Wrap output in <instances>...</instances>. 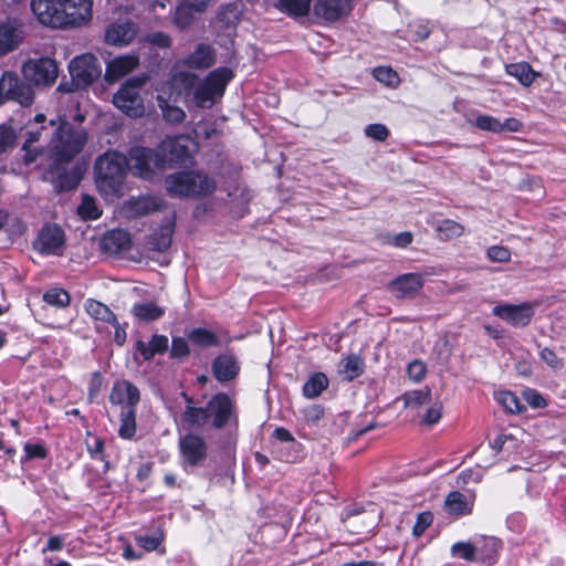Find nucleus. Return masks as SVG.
<instances>
[{"label":"nucleus","instance_id":"nucleus-1","mask_svg":"<svg viewBox=\"0 0 566 566\" xmlns=\"http://www.w3.org/2000/svg\"><path fill=\"white\" fill-rule=\"evenodd\" d=\"M87 142V133L66 119H62L48 144V167L45 174L56 192H66L75 189L84 176V168L80 164L67 166L81 154Z\"/></svg>","mask_w":566,"mask_h":566},{"label":"nucleus","instance_id":"nucleus-2","mask_svg":"<svg viewBox=\"0 0 566 566\" xmlns=\"http://www.w3.org/2000/svg\"><path fill=\"white\" fill-rule=\"evenodd\" d=\"M30 8L39 23L52 30L83 27L93 17V0H31Z\"/></svg>","mask_w":566,"mask_h":566},{"label":"nucleus","instance_id":"nucleus-3","mask_svg":"<svg viewBox=\"0 0 566 566\" xmlns=\"http://www.w3.org/2000/svg\"><path fill=\"white\" fill-rule=\"evenodd\" d=\"M189 418L197 423V429L209 426L212 430L239 428V408L234 398L228 392L213 394L202 409L188 410Z\"/></svg>","mask_w":566,"mask_h":566},{"label":"nucleus","instance_id":"nucleus-4","mask_svg":"<svg viewBox=\"0 0 566 566\" xmlns=\"http://www.w3.org/2000/svg\"><path fill=\"white\" fill-rule=\"evenodd\" d=\"M128 175V158L117 150H107L94 163L95 184L104 197H120Z\"/></svg>","mask_w":566,"mask_h":566},{"label":"nucleus","instance_id":"nucleus-5","mask_svg":"<svg viewBox=\"0 0 566 566\" xmlns=\"http://www.w3.org/2000/svg\"><path fill=\"white\" fill-rule=\"evenodd\" d=\"M165 189L170 197L201 199L217 190V181L203 170H181L166 176Z\"/></svg>","mask_w":566,"mask_h":566},{"label":"nucleus","instance_id":"nucleus-6","mask_svg":"<svg viewBox=\"0 0 566 566\" xmlns=\"http://www.w3.org/2000/svg\"><path fill=\"white\" fill-rule=\"evenodd\" d=\"M149 78L146 73L127 78L113 95V104L130 118L142 117L145 113L142 91Z\"/></svg>","mask_w":566,"mask_h":566},{"label":"nucleus","instance_id":"nucleus-7","mask_svg":"<svg viewBox=\"0 0 566 566\" xmlns=\"http://www.w3.org/2000/svg\"><path fill=\"white\" fill-rule=\"evenodd\" d=\"M128 171L144 180H153L155 169H163L158 149L133 146L128 151Z\"/></svg>","mask_w":566,"mask_h":566},{"label":"nucleus","instance_id":"nucleus-8","mask_svg":"<svg viewBox=\"0 0 566 566\" xmlns=\"http://www.w3.org/2000/svg\"><path fill=\"white\" fill-rule=\"evenodd\" d=\"M24 80L36 86H51L59 76V66L54 59L42 56L30 59L22 66Z\"/></svg>","mask_w":566,"mask_h":566},{"label":"nucleus","instance_id":"nucleus-9","mask_svg":"<svg viewBox=\"0 0 566 566\" xmlns=\"http://www.w3.org/2000/svg\"><path fill=\"white\" fill-rule=\"evenodd\" d=\"M192 139L187 135L167 137L157 147L163 168L182 165L191 158Z\"/></svg>","mask_w":566,"mask_h":566},{"label":"nucleus","instance_id":"nucleus-10","mask_svg":"<svg viewBox=\"0 0 566 566\" xmlns=\"http://www.w3.org/2000/svg\"><path fill=\"white\" fill-rule=\"evenodd\" d=\"M30 84L23 82L13 72H4L0 78V102L14 101L22 106H30L34 99V92Z\"/></svg>","mask_w":566,"mask_h":566},{"label":"nucleus","instance_id":"nucleus-11","mask_svg":"<svg viewBox=\"0 0 566 566\" xmlns=\"http://www.w3.org/2000/svg\"><path fill=\"white\" fill-rule=\"evenodd\" d=\"M69 72L71 77L76 78L80 85L85 88L101 76L102 69L98 59L94 54L85 53L71 60Z\"/></svg>","mask_w":566,"mask_h":566},{"label":"nucleus","instance_id":"nucleus-12","mask_svg":"<svg viewBox=\"0 0 566 566\" xmlns=\"http://www.w3.org/2000/svg\"><path fill=\"white\" fill-rule=\"evenodd\" d=\"M179 451L184 464L197 467L207 459L208 444L200 434L188 432L179 438Z\"/></svg>","mask_w":566,"mask_h":566},{"label":"nucleus","instance_id":"nucleus-13","mask_svg":"<svg viewBox=\"0 0 566 566\" xmlns=\"http://www.w3.org/2000/svg\"><path fill=\"white\" fill-rule=\"evenodd\" d=\"M64 245L65 233L57 224H45L34 242L35 249L45 255H61Z\"/></svg>","mask_w":566,"mask_h":566},{"label":"nucleus","instance_id":"nucleus-14","mask_svg":"<svg viewBox=\"0 0 566 566\" xmlns=\"http://www.w3.org/2000/svg\"><path fill=\"white\" fill-rule=\"evenodd\" d=\"M492 314L514 327H525L531 323L534 316V308L528 302L521 304H499L492 308Z\"/></svg>","mask_w":566,"mask_h":566},{"label":"nucleus","instance_id":"nucleus-15","mask_svg":"<svg viewBox=\"0 0 566 566\" xmlns=\"http://www.w3.org/2000/svg\"><path fill=\"white\" fill-rule=\"evenodd\" d=\"M241 371V364L232 352L218 354L211 361L212 377L221 385L235 380Z\"/></svg>","mask_w":566,"mask_h":566},{"label":"nucleus","instance_id":"nucleus-16","mask_svg":"<svg viewBox=\"0 0 566 566\" xmlns=\"http://www.w3.org/2000/svg\"><path fill=\"white\" fill-rule=\"evenodd\" d=\"M353 10V0H314L313 13L326 22H336Z\"/></svg>","mask_w":566,"mask_h":566},{"label":"nucleus","instance_id":"nucleus-17","mask_svg":"<svg viewBox=\"0 0 566 566\" xmlns=\"http://www.w3.org/2000/svg\"><path fill=\"white\" fill-rule=\"evenodd\" d=\"M424 284L422 274L420 273H405L398 275L396 279L388 283V291L396 298L413 297Z\"/></svg>","mask_w":566,"mask_h":566},{"label":"nucleus","instance_id":"nucleus-18","mask_svg":"<svg viewBox=\"0 0 566 566\" xmlns=\"http://www.w3.org/2000/svg\"><path fill=\"white\" fill-rule=\"evenodd\" d=\"M22 24L17 19H7L0 22V57L17 50L23 42Z\"/></svg>","mask_w":566,"mask_h":566},{"label":"nucleus","instance_id":"nucleus-19","mask_svg":"<svg viewBox=\"0 0 566 566\" xmlns=\"http://www.w3.org/2000/svg\"><path fill=\"white\" fill-rule=\"evenodd\" d=\"M109 401L112 405L123 407H137L140 401V391L132 381L123 379L115 381L111 394Z\"/></svg>","mask_w":566,"mask_h":566},{"label":"nucleus","instance_id":"nucleus-20","mask_svg":"<svg viewBox=\"0 0 566 566\" xmlns=\"http://www.w3.org/2000/svg\"><path fill=\"white\" fill-rule=\"evenodd\" d=\"M208 0H185L174 12L172 22L180 30L189 29L195 21V13H202L208 7Z\"/></svg>","mask_w":566,"mask_h":566},{"label":"nucleus","instance_id":"nucleus-21","mask_svg":"<svg viewBox=\"0 0 566 566\" xmlns=\"http://www.w3.org/2000/svg\"><path fill=\"white\" fill-rule=\"evenodd\" d=\"M216 62V51L207 43H199L195 51L182 60V65L191 70H207Z\"/></svg>","mask_w":566,"mask_h":566},{"label":"nucleus","instance_id":"nucleus-22","mask_svg":"<svg viewBox=\"0 0 566 566\" xmlns=\"http://www.w3.org/2000/svg\"><path fill=\"white\" fill-rule=\"evenodd\" d=\"M139 65V59L136 55H120L106 65L105 78L109 83H114L133 72Z\"/></svg>","mask_w":566,"mask_h":566},{"label":"nucleus","instance_id":"nucleus-23","mask_svg":"<svg viewBox=\"0 0 566 566\" xmlns=\"http://www.w3.org/2000/svg\"><path fill=\"white\" fill-rule=\"evenodd\" d=\"M474 500L469 499L460 491H451L447 494L443 509L448 515L460 518L473 512Z\"/></svg>","mask_w":566,"mask_h":566},{"label":"nucleus","instance_id":"nucleus-24","mask_svg":"<svg viewBox=\"0 0 566 566\" xmlns=\"http://www.w3.org/2000/svg\"><path fill=\"white\" fill-rule=\"evenodd\" d=\"M133 245L130 233L124 229H114L102 239V248L112 254L128 251Z\"/></svg>","mask_w":566,"mask_h":566},{"label":"nucleus","instance_id":"nucleus-25","mask_svg":"<svg viewBox=\"0 0 566 566\" xmlns=\"http://www.w3.org/2000/svg\"><path fill=\"white\" fill-rule=\"evenodd\" d=\"M168 348V337L161 334H153L148 343L142 339L135 342V349L140 354L144 360H150L156 355H163Z\"/></svg>","mask_w":566,"mask_h":566},{"label":"nucleus","instance_id":"nucleus-26","mask_svg":"<svg viewBox=\"0 0 566 566\" xmlns=\"http://www.w3.org/2000/svg\"><path fill=\"white\" fill-rule=\"evenodd\" d=\"M505 73L514 77L522 86L530 87L542 74L526 61L505 64Z\"/></svg>","mask_w":566,"mask_h":566},{"label":"nucleus","instance_id":"nucleus-27","mask_svg":"<svg viewBox=\"0 0 566 566\" xmlns=\"http://www.w3.org/2000/svg\"><path fill=\"white\" fill-rule=\"evenodd\" d=\"M476 563L481 566H493L497 563L502 549V543L495 537H485L476 545Z\"/></svg>","mask_w":566,"mask_h":566},{"label":"nucleus","instance_id":"nucleus-28","mask_svg":"<svg viewBox=\"0 0 566 566\" xmlns=\"http://www.w3.org/2000/svg\"><path fill=\"white\" fill-rule=\"evenodd\" d=\"M135 38V30L132 23H113L105 31V41L108 44L124 46L129 44Z\"/></svg>","mask_w":566,"mask_h":566},{"label":"nucleus","instance_id":"nucleus-29","mask_svg":"<svg viewBox=\"0 0 566 566\" xmlns=\"http://www.w3.org/2000/svg\"><path fill=\"white\" fill-rule=\"evenodd\" d=\"M175 232V223L167 222L156 228L148 238L150 249L156 252L167 251L172 242V234Z\"/></svg>","mask_w":566,"mask_h":566},{"label":"nucleus","instance_id":"nucleus-30","mask_svg":"<svg viewBox=\"0 0 566 566\" xmlns=\"http://www.w3.org/2000/svg\"><path fill=\"white\" fill-rule=\"evenodd\" d=\"M233 77L234 72L230 67L220 66L209 72L203 80L219 97H222Z\"/></svg>","mask_w":566,"mask_h":566},{"label":"nucleus","instance_id":"nucleus-31","mask_svg":"<svg viewBox=\"0 0 566 566\" xmlns=\"http://www.w3.org/2000/svg\"><path fill=\"white\" fill-rule=\"evenodd\" d=\"M85 312L94 321L107 324H117L116 314L104 303L95 298H87L84 303Z\"/></svg>","mask_w":566,"mask_h":566},{"label":"nucleus","instance_id":"nucleus-32","mask_svg":"<svg viewBox=\"0 0 566 566\" xmlns=\"http://www.w3.org/2000/svg\"><path fill=\"white\" fill-rule=\"evenodd\" d=\"M329 386V379L323 371L312 373L302 387V395L307 399H314L322 395Z\"/></svg>","mask_w":566,"mask_h":566},{"label":"nucleus","instance_id":"nucleus-33","mask_svg":"<svg viewBox=\"0 0 566 566\" xmlns=\"http://www.w3.org/2000/svg\"><path fill=\"white\" fill-rule=\"evenodd\" d=\"M312 1L313 0H277L274 7L287 17L298 19L310 13Z\"/></svg>","mask_w":566,"mask_h":566},{"label":"nucleus","instance_id":"nucleus-34","mask_svg":"<svg viewBox=\"0 0 566 566\" xmlns=\"http://www.w3.org/2000/svg\"><path fill=\"white\" fill-rule=\"evenodd\" d=\"M188 339L191 344L199 348L219 347L221 345L219 336L205 327L192 328L187 334Z\"/></svg>","mask_w":566,"mask_h":566},{"label":"nucleus","instance_id":"nucleus-35","mask_svg":"<svg viewBox=\"0 0 566 566\" xmlns=\"http://www.w3.org/2000/svg\"><path fill=\"white\" fill-rule=\"evenodd\" d=\"M136 407H123L119 413V438L132 440L136 434Z\"/></svg>","mask_w":566,"mask_h":566},{"label":"nucleus","instance_id":"nucleus-36","mask_svg":"<svg viewBox=\"0 0 566 566\" xmlns=\"http://www.w3.org/2000/svg\"><path fill=\"white\" fill-rule=\"evenodd\" d=\"M132 314L137 319L149 323L161 318L165 315V310L155 302H143L133 305Z\"/></svg>","mask_w":566,"mask_h":566},{"label":"nucleus","instance_id":"nucleus-37","mask_svg":"<svg viewBox=\"0 0 566 566\" xmlns=\"http://www.w3.org/2000/svg\"><path fill=\"white\" fill-rule=\"evenodd\" d=\"M339 373L346 380L353 381L365 373V361L359 355L350 354L342 360Z\"/></svg>","mask_w":566,"mask_h":566},{"label":"nucleus","instance_id":"nucleus-38","mask_svg":"<svg viewBox=\"0 0 566 566\" xmlns=\"http://www.w3.org/2000/svg\"><path fill=\"white\" fill-rule=\"evenodd\" d=\"M43 301L56 308H65L71 303V296L64 289L52 287L43 294Z\"/></svg>","mask_w":566,"mask_h":566},{"label":"nucleus","instance_id":"nucleus-39","mask_svg":"<svg viewBox=\"0 0 566 566\" xmlns=\"http://www.w3.org/2000/svg\"><path fill=\"white\" fill-rule=\"evenodd\" d=\"M217 97L219 96L213 92V90L205 80L199 83L193 92L195 103L200 108L210 107Z\"/></svg>","mask_w":566,"mask_h":566},{"label":"nucleus","instance_id":"nucleus-40","mask_svg":"<svg viewBox=\"0 0 566 566\" xmlns=\"http://www.w3.org/2000/svg\"><path fill=\"white\" fill-rule=\"evenodd\" d=\"M86 450L93 460H105V440L91 431L86 432Z\"/></svg>","mask_w":566,"mask_h":566},{"label":"nucleus","instance_id":"nucleus-41","mask_svg":"<svg viewBox=\"0 0 566 566\" xmlns=\"http://www.w3.org/2000/svg\"><path fill=\"white\" fill-rule=\"evenodd\" d=\"M497 401L511 413H522L526 410V407L521 402L518 397L511 390L501 391L497 396Z\"/></svg>","mask_w":566,"mask_h":566},{"label":"nucleus","instance_id":"nucleus-42","mask_svg":"<svg viewBox=\"0 0 566 566\" xmlns=\"http://www.w3.org/2000/svg\"><path fill=\"white\" fill-rule=\"evenodd\" d=\"M174 82L186 95H189L193 94L199 85V77L195 73L178 72L174 75Z\"/></svg>","mask_w":566,"mask_h":566},{"label":"nucleus","instance_id":"nucleus-43","mask_svg":"<svg viewBox=\"0 0 566 566\" xmlns=\"http://www.w3.org/2000/svg\"><path fill=\"white\" fill-rule=\"evenodd\" d=\"M476 545L470 542H457L451 546V554L469 563H476Z\"/></svg>","mask_w":566,"mask_h":566},{"label":"nucleus","instance_id":"nucleus-44","mask_svg":"<svg viewBox=\"0 0 566 566\" xmlns=\"http://www.w3.org/2000/svg\"><path fill=\"white\" fill-rule=\"evenodd\" d=\"M77 213L84 220H96L102 216L96 201L93 197L84 195L81 205L77 208Z\"/></svg>","mask_w":566,"mask_h":566},{"label":"nucleus","instance_id":"nucleus-45","mask_svg":"<svg viewBox=\"0 0 566 566\" xmlns=\"http://www.w3.org/2000/svg\"><path fill=\"white\" fill-rule=\"evenodd\" d=\"M437 231L441 239L450 240L461 237L464 232V227L454 220L444 219L438 226Z\"/></svg>","mask_w":566,"mask_h":566},{"label":"nucleus","instance_id":"nucleus-46","mask_svg":"<svg viewBox=\"0 0 566 566\" xmlns=\"http://www.w3.org/2000/svg\"><path fill=\"white\" fill-rule=\"evenodd\" d=\"M189 355H190V347H189L187 339H185L181 336H174L171 339L169 357L171 359H177V360L182 361V360L187 359L189 357Z\"/></svg>","mask_w":566,"mask_h":566},{"label":"nucleus","instance_id":"nucleus-47","mask_svg":"<svg viewBox=\"0 0 566 566\" xmlns=\"http://www.w3.org/2000/svg\"><path fill=\"white\" fill-rule=\"evenodd\" d=\"M180 397L184 399L186 407L184 411L180 413V424L186 430L197 429V423L192 421L188 416V410L192 409H202L203 407L195 406V398L189 396L186 391L180 392Z\"/></svg>","mask_w":566,"mask_h":566},{"label":"nucleus","instance_id":"nucleus-48","mask_svg":"<svg viewBox=\"0 0 566 566\" xmlns=\"http://www.w3.org/2000/svg\"><path fill=\"white\" fill-rule=\"evenodd\" d=\"M23 450H24V455L21 458V463H24V462H28V461H31L34 459L43 460L49 454L48 449L45 448L44 443H42V442H36V443L25 442L23 446Z\"/></svg>","mask_w":566,"mask_h":566},{"label":"nucleus","instance_id":"nucleus-49","mask_svg":"<svg viewBox=\"0 0 566 566\" xmlns=\"http://www.w3.org/2000/svg\"><path fill=\"white\" fill-rule=\"evenodd\" d=\"M474 126L484 132L494 134L501 133V120L492 115L479 114L474 120Z\"/></svg>","mask_w":566,"mask_h":566},{"label":"nucleus","instance_id":"nucleus-50","mask_svg":"<svg viewBox=\"0 0 566 566\" xmlns=\"http://www.w3.org/2000/svg\"><path fill=\"white\" fill-rule=\"evenodd\" d=\"M433 523V513L431 511H423L417 515L416 523L412 527V535L420 537Z\"/></svg>","mask_w":566,"mask_h":566},{"label":"nucleus","instance_id":"nucleus-51","mask_svg":"<svg viewBox=\"0 0 566 566\" xmlns=\"http://www.w3.org/2000/svg\"><path fill=\"white\" fill-rule=\"evenodd\" d=\"M374 76L377 81L389 86H394L399 83L398 73L390 66H377L374 70Z\"/></svg>","mask_w":566,"mask_h":566},{"label":"nucleus","instance_id":"nucleus-52","mask_svg":"<svg viewBox=\"0 0 566 566\" xmlns=\"http://www.w3.org/2000/svg\"><path fill=\"white\" fill-rule=\"evenodd\" d=\"M511 251L507 247L494 244L488 248L486 256L492 262L507 263L511 260Z\"/></svg>","mask_w":566,"mask_h":566},{"label":"nucleus","instance_id":"nucleus-53","mask_svg":"<svg viewBox=\"0 0 566 566\" xmlns=\"http://www.w3.org/2000/svg\"><path fill=\"white\" fill-rule=\"evenodd\" d=\"M17 134L14 129L6 124L0 125V154L6 153L15 144Z\"/></svg>","mask_w":566,"mask_h":566},{"label":"nucleus","instance_id":"nucleus-54","mask_svg":"<svg viewBox=\"0 0 566 566\" xmlns=\"http://www.w3.org/2000/svg\"><path fill=\"white\" fill-rule=\"evenodd\" d=\"M406 407H418L430 401L429 390H413L403 395Z\"/></svg>","mask_w":566,"mask_h":566},{"label":"nucleus","instance_id":"nucleus-55","mask_svg":"<svg viewBox=\"0 0 566 566\" xmlns=\"http://www.w3.org/2000/svg\"><path fill=\"white\" fill-rule=\"evenodd\" d=\"M324 415L325 408L319 403H314L303 410L304 421L310 426H318Z\"/></svg>","mask_w":566,"mask_h":566},{"label":"nucleus","instance_id":"nucleus-56","mask_svg":"<svg viewBox=\"0 0 566 566\" xmlns=\"http://www.w3.org/2000/svg\"><path fill=\"white\" fill-rule=\"evenodd\" d=\"M365 135L376 142H386L390 135L386 125L380 123L369 124L365 127Z\"/></svg>","mask_w":566,"mask_h":566},{"label":"nucleus","instance_id":"nucleus-57","mask_svg":"<svg viewBox=\"0 0 566 566\" xmlns=\"http://www.w3.org/2000/svg\"><path fill=\"white\" fill-rule=\"evenodd\" d=\"M161 111L165 120L171 124H180L186 118L185 111L179 106L167 104L165 107H161Z\"/></svg>","mask_w":566,"mask_h":566},{"label":"nucleus","instance_id":"nucleus-58","mask_svg":"<svg viewBox=\"0 0 566 566\" xmlns=\"http://www.w3.org/2000/svg\"><path fill=\"white\" fill-rule=\"evenodd\" d=\"M104 382V377L101 371H94L91 375L88 387H87V399L93 402L98 396Z\"/></svg>","mask_w":566,"mask_h":566},{"label":"nucleus","instance_id":"nucleus-59","mask_svg":"<svg viewBox=\"0 0 566 566\" xmlns=\"http://www.w3.org/2000/svg\"><path fill=\"white\" fill-rule=\"evenodd\" d=\"M407 374L410 379H412L416 382H419L424 379L427 374V367L421 360L415 359L408 364Z\"/></svg>","mask_w":566,"mask_h":566},{"label":"nucleus","instance_id":"nucleus-60","mask_svg":"<svg viewBox=\"0 0 566 566\" xmlns=\"http://www.w3.org/2000/svg\"><path fill=\"white\" fill-rule=\"evenodd\" d=\"M539 357L553 369H562L564 367L563 360L557 357L556 353L552 348L544 347L539 352Z\"/></svg>","mask_w":566,"mask_h":566},{"label":"nucleus","instance_id":"nucleus-61","mask_svg":"<svg viewBox=\"0 0 566 566\" xmlns=\"http://www.w3.org/2000/svg\"><path fill=\"white\" fill-rule=\"evenodd\" d=\"M523 397L532 408H544L547 406L545 398L535 389H526Z\"/></svg>","mask_w":566,"mask_h":566},{"label":"nucleus","instance_id":"nucleus-62","mask_svg":"<svg viewBox=\"0 0 566 566\" xmlns=\"http://www.w3.org/2000/svg\"><path fill=\"white\" fill-rule=\"evenodd\" d=\"M136 543L139 547L147 552H153L158 548L161 539L157 536L139 535L136 537Z\"/></svg>","mask_w":566,"mask_h":566},{"label":"nucleus","instance_id":"nucleus-63","mask_svg":"<svg viewBox=\"0 0 566 566\" xmlns=\"http://www.w3.org/2000/svg\"><path fill=\"white\" fill-rule=\"evenodd\" d=\"M149 42L160 49H168L171 45V38L165 32L157 31L149 36Z\"/></svg>","mask_w":566,"mask_h":566},{"label":"nucleus","instance_id":"nucleus-64","mask_svg":"<svg viewBox=\"0 0 566 566\" xmlns=\"http://www.w3.org/2000/svg\"><path fill=\"white\" fill-rule=\"evenodd\" d=\"M412 233L410 231H403L396 234L390 241V244L396 248H407L409 244L412 243Z\"/></svg>","mask_w":566,"mask_h":566}]
</instances>
